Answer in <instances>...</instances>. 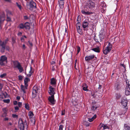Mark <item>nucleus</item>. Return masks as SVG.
I'll return each mask as SVG.
<instances>
[{
  "instance_id": "a878e982",
  "label": "nucleus",
  "mask_w": 130,
  "mask_h": 130,
  "mask_svg": "<svg viewBox=\"0 0 130 130\" xmlns=\"http://www.w3.org/2000/svg\"><path fill=\"white\" fill-rule=\"evenodd\" d=\"M24 25L25 28L27 29H29L30 28V24L29 23L26 22L25 23Z\"/></svg>"
},
{
  "instance_id": "39448f33",
  "label": "nucleus",
  "mask_w": 130,
  "mask_h": 130,
  "mask_svg": "<svg viewBox=\"0 0 130 130\" xmlns=\"http://www.w3.org/2000/svg\"><path fill=\"white\" fill-rule=\"evenodd\" d=\"M38 89V87L37 86H34L33 87L32 92V98H35L36 97Z\"/></svg>"
},
{
  "instance_id": "7ed1b4c3",
  "label": "nucleus",
  "mask_w": 130,
  "mask_h": 130,
  "mask_svg": "<svg viewBox=\"0 0 130 130\" xmlns=\"http://www.w3.org/2000/svg\"><path fill=\"white\" fill-rule=\"evenodd\" d=\"M19 127L20 130H24L25 127L27 126V123L26 120L23 122L22 120L20 119L18 122Z\"/></svg>"
},
{
  "instance_id": "6e6552de",
  "label": "nucleus",
  "mask_w": 130,
  "mask_h": 130,
  "mask_svg": "<svg viewBox=\"0 0 130 130\" xmlns=\"http://www.w3.org/2000/svg\"><path fill=\"white\" fill-rule=\"evenodd\" d=\"M121 103L123 105V107L124 108H126L125 110H126L127 101L125 98L122 99Z\"/></svg>"
},
{
  "instance_id": "423d86ee",
  "label": "nucleus",
  "mask_w": 130,
  "mask_h": 130,
  "mask_svg": "<svg viewBox=\"0 0 130 130\" xmlns=\"http://www.w3.org/2000/svg\"><path fill=\"white\" fill-rule=\"evenodd\" d=\"M7 58L5 56H1L0 59V65L4 66L5 64V62H7Z\"/></svg>"
},
{
  "instance_id": "09e8293b",
  "label": "nucleus",
  "mask_w": 130,
  "mask_h": 130,
  "mask_svg": "<svg viewBox=\"0 0 130 130\" xmlns=\"http://www.w3.org/2000/svg\"><path fill=\"white\" fill-rule=\"evenodd\" d=\"M63 126L62 125H60L59 126V129L58 130H63Z\"/></svg>"
},
{
  "instance_id": "052dcab7",
  "label": "nucleus",
  "mask_w": 130,
  "mask_h": 130,
  "mask_svg": "<svg viewBox=\"0 0 130 130\" xmlns=\"http://www.w3.org/2000/svg\"><path fill=\"white\" fill-rule=\"evenodd\" d=\"M18 104L19 106L20 107H21L22 106V103L21 102H19L18 103Z\"/></svg>"
},
{
  "instance_id": "4d7b16f0",
  "label": "nucleus",
  "mask_w": 130,
  "mask_h": 130,
  "mask_svg": "<svg viewBox=\"0 0 130 130\" xmlns=\"http://www.w3.org/2000/svg\"><path fill=\"white\" fill-rule=\"evenodd\" d=\"M7 16V21H10L11 19L8 16Z\"/></svg>"
},
{
  "instance_id": "69168bd1",
  "label": "nucleus",
  "mask_w": 130,
  "mask_h": 130,
  "mask_svg": "<svg viewBox=\"0 0 130 130\" xmlns=\"http://www.w3.org/2000/svg\"><path fill=\"white\" fill-rule=\"evenodd\" d=\"M55 63V62L54 61H52L51 62V64L53 66V65Z\"/></svg>"
},
{
  "instance_id": "f03ea898",
  "label": "nucleus",
  "mask_w": 130,
  "mask_h": 130,
  "mask_svg": "<svg viewBox=\"0 0 130 130\" xmlns=\"http://www.w3.org/2000/svg\"><path fill=\"white\" fill-rule=\"evenodd\" d=\"M13 68H17L19 70L20 73H21L24 71L23 68L22 67L20 63L18 61H15L13 62Z\"/></svg>"
},
{
  "instance_id": "b1692460",
  "label": "nucleus",
  "mask_w": 130,
  "mask_h": 130,
  "mask_svg": "<svg viewBox=\"0 0 130 130\" xmlns=\"http://www.w3.org/2000/svg\"><path fill=\"white\" fill-rule=\"evenodd\" d=\"M111 50V49L105 47V49L103 50V52L104 54L106 55Z\"/></svg>"
},
{
  "instance_id": "5701e85b",
  "label": "nucleus",
  "mask_w": 130,
  "mask_h": 130,
  "mask_svg": "<svg viewBox=\"0 0 130 130\" xmlns=\"http://www.w3.org/2000/svg\"><path fill=\"white\" fill-rule=\"evenodd\" d=\"M105 44H106L107 45L105 47L107 48H108L109 49L111 50L112 45L110 42H106L105 43Z\"/></svg>"
},
{
  "instance_id": "f704fd0d",
  "label": "nucleus",
  "mask_w": 130,
  "mask_h": 130,
  "mask_svg": "<svg viewBox=\"0 0 130 130\" xmlns=\"http://www.w3.org/2000/svg\"><path fill=\"white\" fill-rule=\"evenodd\" d=\"M0 46L2 47L1 49V52L2 53L4 52L5 49V46L2 45L1 44H0Z\"/></svg>"
},
{
  "instance_id": "dca6fc26",
  "label": "nucleus",
  "mask_w": 130,
  "mask_h": 130,
  "mask_svg": "<svg viewBox=\"0 0 130 130\" xmlns=\"http://www.w3.org/2000/svg\"><path fill=\"white\" fill-rule=\"evenodd\" d=\"M2 110L4 112L2 114V117H5L7 116V111L8 110L6 108H3L2 109Z\"/></svg>"
},
{
  "instance_id": "5fc2aeb1",
  "label": "nucleus",
  "mask_w": 130,
  "mask_h": 130,
  "mask_svg": "<svg viewBox=\"0 0 130 130\" xmlns=\"http://www.w3.org/2000/svg\"><path fill=\"white\" fill-rule=\"evenodd\" d=\"M25 74L26 75V76L28 78V77H30L31 76V75H32L31 74H31L29 73V74H26V72H25Z\"/></svg>"
},
{
  "instance_id": "4be33fe9",
  "label": "nucleus",
  "mask_w": 130,
  "mask_h": 130,
  "mask_svg": "<svg viewBox=\"0 0 130 130\" xmlns=\"http://www.w3.org/2000/svg\"><path fill=\"white\" fill-rule=\"evenodd\" d=\"M81 12L82 14L85 15H89L92 14L93 13L92 12H89V11H86L84 10H82Z\"/></svg>"
},
{
  "instance_id": "c9c22d12",
  "label": "nucleus",
  "mask_w": 130,
  "mask_h": 130,
  "mask_svg": "<svg viewBox=\"0 0 130 130\" xmlns=\"http://www.w3.org/2000/svg\"><path fill=\"white\" fill-rule=\"evenodd\" d=\"M21 90H22L23 92L24 93H25V89H27V87H25L23 85H21Z\"/></svg>"
},
{
  "instance_id": "72a5a7b5",
  "label": "nucleus",
  "mask_w": 130,
  "mask_h": 130,
  "mask_svg": "<svg viewBox=\"0 0 130 130\" xmlns=\"http://www.w3.org/2000/svg\"><path fill=\"white\" fill-rule=\"evenodd\" d=\"M115 89L117 90H118L120 88V83H116L115 84Z\"/></svg>"
},
{
  "instance_id": "6ab92c4d",
  "label": "nucleus",
  "mask_w": 130,
  "mask_h": 130,
  "mask_svg": "<svg viewBox=\"0 0 130 130\" xmlns=\"http://www.w3.org/2000/svg\"><path fill=\"white\" fill-rule=\"evenodd\" d=\"M30 79L27 77H26L24 79V83L25 86L27 87L28 86V82L30 81Z\"/></svg>"
},
{
  "instance_id": "37998d69",
  "label": "nucleus",
  "mask_w": 130,
  "mask_h": 130,
  "mask_svg": "<svg viewBox=\"0 0 130 130\" xmlns=\"http://www.w3.org/2000/svg\"><path fill=\"white\" fill-rule=\"evenodd\" d=\"M26 38V37L25 36H23L21 38V40L22 42H24L25 40V38Z\"/></svg>"
},
{
  "instance_id": "7c9ffc66",
  "label": "nucleus",
  "mask_w": 130,
  "mask_h": 130,
  "mask_svg": "<svg viewBox=\"0 0 130 130\" xmlns=\"http://www.w3.org/2000/svg\"><path fill=\"white\" fill-rule=\"evenodd\" d=\"M91 50L96 52L98 53L100 52V49L99 47L96 48H93Z\"/></svg>"
},
{
  "instance_id": "774afa93",
  "label": "nucleus",
  "mask_w": 130,
  "mask_h": 130,
  "mask_svg": "<svg viewBox=\"0 0 130 130\" xmlns=\"http://www.w3.org/2000/svg\"><path fill=\"white\" fill-rule=\"evenodd\" d=\"M18 103L16 101H14L13 102V104L14 105H16Z\"/></svg>"
},
{
  "instance_id": "f8f14e48",
  "label": "nucleus",
  "mask_w": 130,
  "mask_h": 130,
  "mask_svg": "<svg viewBox=\"0 0 130 130\" xmlns=\"http://www.w3.org/2000/svg\"><path fill=\"white\" fill-rule=\"evenodd\" d=\"M94 57L95 55H94L87 56L85 57V59L86 61H89L93 58Z\"/></svg>"
},
{
  "instance_id": "680f3d73",
  "label": "nucleus",
  "mask_w": 130,
  "mask_h": 130,
  "mask_svg": "<svg viewBox=\"0 0 130 130\" xmlns=\"http://www.w3.org/2000/svg\"><path fill=\"white\" fill-rule=\"evenodd\" d=\"M80 50V47L78 46L77 48V53H78L79 52Z\"/></svg>"
},
{
  "instance_id": "58836bf2",
  "label": "nucleus",
  "mask_w": 130,
  "mask_h": 130,
  "mask_svg": "<svg viewBox=\"0 0 130 130\" xmlns=\"http://www.w3.org/2000/svg\"><path fill=\"white\" fill-rule=\"evenodd\" d=\"M28 115L29 116V117L31 118H32L34 115L32 112L30 111L28 113Z\"/></svg>"
},
{
  "instance_id": "49530a36",
  "label": "nucleus",
  "mask_w": 130,
  "mask_h": 130,
  "mask_svg": "<svg viewBox=\"0 0 130 130\" xmlns=\"http://www.w3.org/2000/svg\"><path fill=\"white\" fill-rule=\"evenodd\" d=\"M3 101L5 103H8L10 102V100L9 99H7L6 100H3Z\"/></svg>"
},
{
  "instance_id": "c85d7f7f",
  "label": "nucleus",
  "mask_w": 130,
  "mask_h": 130,
  "mask_svg": "<svg viewBox=\"0 0 130 130\" xmlns=\"http://www.w3.org/2000/svg\"><path fill=\"white\" fill-rule=\"evenodd\" d=\"M96 117V115H95L91 118L88 119V121L90 122H91L92 121L95 119Z\"/></svg>"
},
{
  "instance_id": "20e7f679",
  "label": "nucleus",
  "mask_w": 130,
  "mask_h": 130,
  "mask_svg": "<svg viewBox=\"0 0 130 130\" xmlns=\"http://www.w3.org/2000/svg\"><path fill=\"white\" fill-rule=\"evenodd\" d=\"M126 85L125 89V93L127 95H130V84L128 80H126Z\"/></svg>"
},
{
  "instance_id": "a18cd8bd",
  "label": "nucleus",
  "mask_w": 130,
  "mask_h": 130,
  "mask_svg": "<svg viewBox=\"0 0 130 130\" xmlns=\"http://www.w3.org/2000/svg\"><path fill=\"white\" fill-rule=\"evenodd\" d=\"M84 124L86 126H89L90 124L89 123L86 121H85L84 122Z\"/></svg>"
},
{
  "instance_id": "8fccbe9b",
  "label": "nucleus",
  "mask_w": 130,
  "mask_h": 130,
  "mask_svg": "<svg viewBox=\"0 0 130 130\" xmlns=\"http://www.w3.org/2000/svg\"><path fill=\"white\" fill-rule=\"evenodd\" d=\"M97 107H95L94 106H92L91 108V109L93 110H95L97 108Z\"/></svg>"
},
{
  "instance_id": "aec40b11",
  "label": "nucleus",
  "mask_w": 130,
  "mask_h": 130,
  "mask_svg": "<svg viewBox=\"0 0 130 130\" xmlns=\"http://www.w3.org/2000/svg\"><path fill=\"white\" fill-rule=\"evenodd\" d=\"M88 70L90 71L89 73H90V75H92L93 73V72L94 70L93 69V66L92 65H91L88 68Z\"/></svg>"
},
{
  "instance_id": "13d9d810",
  "label": "nucleus",
  "mask_w": 130,
  "mask_h": 130,
  "mask_svg": "<svg viewBox=\"0 0 130 130\" xmlns=\"http://www.w3.org/2000/svg\"><path fill=\"white\" fill-rule=\"evenodd\" d=\"M18 78L19 80H21L22 79L23 77L22 76L20 75L18 76Z\"/></svg>"
},
{
  "instance_id": "f257e3e1",
  "label": "nucleus",
  "mask_w": 130,
  "mask_h": 130,
  "mask_svg": "<svg viewBox=\"0 0 130 130\" xmlns=\"http://www.w3.org/2000/svg\"><path fill=\"white\" fill-rule=\"evenodd\" d=\"M86 6L89 11H92L95 9V3L91 0H89L88 1Z\"/></svg>"
},
{
  "instance_id": "1a4fd4ad",
  "label": "nucleus",
  "mask_w": 130,
  "mask_h": 130,
  "mask_svg": "<svg viewBox=\"0 0 130 130\" xmlns=\"http://www.w3.org/2000/svg\"><path fill=\"white\" fill-rule=\"evenodd\" d=\"M49 90L48 91V93L50 95H54L55 93V88L52 87L51 86H50L49 87Z\"/></svg>"
},
{
  "instance_id": "393cba45",
  "label": "nucleus",
  "mask_w": 130,
  "mask_h": 130,
  "mask_svg": "<svg viewBox=\"0 0 130 130\" xmlns=\"http://www.w3.org/2000/svg\"><path fill=\"white\" fill-rule=\"evenodd\" d=\"M101 7H101L102 12H104L106 9V4H103V5L101 4Z\"/></svg>"
},
{
  "instance_id": "9b49d317",
  "label": "nucleus",
  "mask_w": 130,
  "mask_h": 130,
  "mask_svg": "<svg viewBox=\"0 0 130 130\" xmlns=\"http://www.w3.org/2000/svg\"><path fill=\"white\" fill-rule=\"evenodd\" d=\"M48 100L52 105H54L56 101L54 99V95H51V96H49Z\"/></svg>"
},
{
  "instance_id": "4c0bfd02",
  "label": "nucleus",
  "mask_w": 130,
  "mask_h": 130,
  "mask_svg": "<svg viewBox=\"0 0 130 130\" xmlns=\"http://www.w3.org/2000/svg\"><path fill=\"white\" fill-rule=\"evenodd\" d=\"M25 107L27 110H29V105L28 103H25Z\"/></svg>"
},
{
  "instance_id": "3c124183",
  "label": "nucleus",
  "mask_w": 130,
  "mask_h": 130,
  "mask_svg": "<svg viewBox=\"0 0 130 130\" xmlns=\"http://www.w3.org/2000/svg\"><path fill=\"white\" fill-rule=\"evenodd\" d=\"M12 116L14 118H18V116L15 114H12Z\"/></svg>"
},
{
  "instance_id": "bb28decb",
  "label": "nucleus",
  "mask_w": 130,
  "mask_h": 130,
  "mask_svg": "<svg viewBox=\"0 0 130 130\" xmlns=\"http://www.w3.org/2000/svg\"><path fill=\"white\" fill-rule=\"evenodd\" d=\"M83 89L85 91H88V86L86 84H83Z\"/></svg>"
},
{
  "instance_id": "603ef678",
  "label": "nucleus",
  "mask_w": 130,
  "mask_h": 130,
  "mask_svg": "<svg viewBox=\"0 0 130 130\" xmlns=\"http://www.w3.org/2000/svg\"><path fill=\"white\" fill-rule=\"evenodd\" d=\"M17 6H18V7L19 8L20 10H21V6L19 4L17 3H16Z\"/></svg>"
},
{
  "instance_id": "0eeeda50",
  "label": "nucleus",
  "mask_w": 130,
  "mask_h": 130,
  "mask_svg": "<svg viewBox=\"0 0 130 130\" xmlns=\"http://www.w3.org/2000/svg\"><path fill=\"white\" fill-rule=\"evenodd\" d=\"M89 21L85 20L83 21L82 24V27L84 31H87L88 30Z\"/></svg>"
},
{
  "instance_id": "e433bc0d",
  "label": "nucleus",
  "mask_w": 130,
  "mask_h": 130,
  "mask_svg": "<svg viewBox=\"0 0 130 130\" xmlns=\"http://www.w3.org/2000/svg\"><path fill=\"white\" fill-rule=\"evenodd\" d=\"M19 27L20 29H23L25 28L24 25L23 23H21L19 25Z\"/></svg>"
},
{
  "instance_id": "0e129e2a",
  "label": "nucleus",
  "mask_w": 130,
  "mask_h": 130,
  "mask_svg": "<svg viewBox=\"0 0 130 130\" xmlns=\"http://www.w3.org/2000/svg\"><path fill=\"white\" fill-rule=\"evenodd\" d=\"M3 95H2L1 94L0 95V99L1 100L2 99H4V97L3 96Z\"/></svg>"
},
{
  "instance_id": "bf43d9fd",
  "label": "nucleus",
  "mask_w": 130,
  "mask_h": 130,
  "mask_svg": "<svg viewBox=\"0 0 130 130\" xmlns=\"http://www.w3.org/2000/svg\"><path fill=\"white\" fill-rule=\"evenodd\" d=\"M3 88L2 85L0 83V92H1L2 91V89Z\"/></svg>"
},
{
  "instance_id": "2eb2a0df",
  "label": "nucleus",
  "mask_w": 130,
  "mask_h": 130,
  "mask_svg": "<svg viewBox=\"0 0 130 130\" xmlns=\"http://www.w3.org/2000/svg\"><path fill=\"white\" fill-rule=\"evenodd\" d=\"M101 38V37L99 36V35L97 37L95 36L94 38V39L96 42H101L103 40Z\"/></svg>"
},
{
  "instance_id": "79ce46f5",
  "label": "nucleus",
  "mask_w": 130,
  "mask_h": 130,
  "mask_svg": "<svg viewBox=\"0 0 130 130\" xmlns=\"http://www.w3.org/2000/svg\"><path fill=\"white\" fill-rule=\"evenodd\" d=\"M6 11L7 13V16L11 14V12L9 10H6Z\"/></svg>"
},
{
  "instance_id": "de8ad7c7",
  "label": "nucleus",
  "mask_w": 130,
  "mask_h": 130,
  "mask_svg": "<svg viewBox=\"0 0 130 130\" xmlns=\"http://www.w3.org/2000/svg\"><path fill=\"white\" fill-rule=\"evenodd\" d=\"M6 73H4L2 74H1L0 76V77L1 78H3L5 76H6Z\"/></svg>"
},
{
  "instance_id": "4468645a",
  "label": "nucleus",
  "mask_w": 130,
  "mask_h": 130,
  "mask_svg": "<svg viewBox=\"0 0 130 130\" xmlns=\"http://www.w3.org/2000/svg\"><path fill=\"white\" fill-rule=\"evenodd\" d=\"M106 35V33L105 31H102L100 33V35H99V36L101 37V38L103 40L104 38L105 37Z\"/></svg>"
},
{
  "instance_id": "cd10ccee",
  "label": "nucleus",
  "mask_w": 130,
  "mask_h": 130,
  "mask_svg": "<svg viewBox=\"0 0 130 130\" xmlns=\"http://www.w3.org/2000/svg\"><path fill=\"white\" fill-rule=\"evenodd\" d=\"M124 129L125 130H130V127L127 124H125L124 125Z\"/></svg>"
},
{
  "instance_id": "2f4dec72",
  "label": "nucleus",
  "mask_w": 130,
  "mask_h": 130,
  "mask_svg": "<svg viewBox=\"0 0 130 130\" xmlns=\"http://www.w3.org/2000/svg\"><path fill=\"white\" fill-rule=\"evenodd\" d=\"M5 16V14L4 12H3L2 14L0 15V19L4 21Z\"/></svg>"
},
{
  "instance_id": "ddd939ff",
  "label": "nucleus",
  "mask_w": 130,
  "mask_h": 130,
  "mask_svg": "<svg viewBox=\"0 0 130 130\" xmlns=\"http://www.w3.org/2000/svg\"><path fill=\"white\" fill-rule=\"evenodd\" d=\"M29 5L30 8H36V4L33 1H31L30 2Z\"/></svg>"
},
{
  "instance_id": "a19ab883",
  "label": "nucleus",
  "mask_w": 130,
  "mask_h": 130,
  "mask_svg": "<svg viewBox=\"0 0 130 130\" xmlns=\"http://www.w3.org/2000/svg\"><path fill=\"white\" fill-rule=\"evenodd\" d=\"M34 69L32 67H30V70L29 72V73L31 74H32L34 73Z\"/></svg>"
},
{
  "instance_id": "473e14b6",
  "label": "nucleus",
  "mask_w": 130,
  "mask_h": 130,
  "mask_svg": "<svg viewBox=\"0 0 130 130\" xmlns=\"http://www.w3.org/2000/svg\"><path fill=\"white\" fill-rule=\"evenodd\" d=\"M12 39V44L13 46V44L16 43V38L14 37H12L11 38Z\"/></svg>"
},
{
  "instance_id": "9d476101",
  "label": "nucleus",
  "mask_w": 130,
  "mask_h": 130,
  "mask_svg": "<svg viewBox=\"0 0 130 130\" xmlns=\"http://www.w3.org/2000/svg\"><path fill=\"white\" fill-rule=\"evenodd\" d=\"M108 128V127L106 125L102 123H101L98 127V129L99 130H103Z\"/></svg>"
},
{
  "instance_id": "f3484780",
  "label": "nucleus",
  "mask_w": 130,
  "mask_h": 130,
  "mask_svg": "<svg viewBox=\"0 0 130 130\" xmlns=\"http://www.w3.org/2000/svg\"><path fill=\"white\" fill-rule=\"evenodd\" d=\"M58 2L60 8L62 9H63L64 6V1H58Z\"/></svg>"
},
{
  "instance_id": "ea45409f",
  "label": "nucleus",
  "mask_w": 130,
  "mask_h": 130,
  "mask_svg": "<svg viewBox=\"0 0 130 130\" xmlns=\"http://www.w3.org/2000/svg\"><path fill=\"white\" fill-rule=\"evenodd\" d=\"M76 28H80L81 26V24L78 22L76 24Z\"/></svg>"
},
{
  "instance_id": "c03bdc74",
  "label": "nucleus",
  "mask_w": 130,
  "mask_h": 130,
  "mask_svg": "<svg viewBox=\"0 0 130 130\" xmlns=\"http://www.w3.org/2000/svg\"><path fill=\"white\" fill-rule=\"evenodd\" d=\"M2 94L4 98H6L7 97V94L6 92H5L4 93H3Z\"/></svg>"
},
{
  "instance_id": "a211bd4d",
  "label": "nucleus",
  "mask_w": 130,
  "mask_h": 130,
  "mask_svg": "<svg viewBox=\"0 0 130 130\" xmlns=\"http://www.w3.org/2000/svg\"><path fill=\"white\" fill-rule=\"evenodd\" d=\"M57 80L54 78H53L51 79V84L54 86L56 85V84Z\"/></svg>"
},
{
  "instance_id": "e2e57ef3",
  "label": "nucleus",
  "mask_w": 130,
  "mask_h": 130,
  "mask_svg": "<svg viewBox=\"0 0 130 130\" xmlns=\"http://www.w3.org/2000/svg\"><path fill=\"white\" fill-rule=\"evenodd\" d=\"M24 20H27L28 19V17L26 16H24Z\"/></svg>"
},
{
  "instance_id": "c756f323",
  "label": "nucleus",
  "mask_w": 130,
  "mask_h": 130,
  "mask_svg": "<svg viewBox=\"0 0 130 130\" xmlns=\"http://www.w3.org/2000/svg\"><path fill=\"white\" fill-rule=\"evenodd\" d=\"M76 29L77 32L79 33L80 35H82L83 32L81 27L77 28Z\"/></svg>"
},
{
  "instance_id": "412c9836",
  "label": "nucleus",
  "mask_w": 130,
  "mask_h": 130,
  "mask_svg": "<svg viewBox=\"0 0 130 130\" xmlns=\"http://www.w3.org/2000/svg\"><path fill=\"white\" fill-rule=\"evenodd\" d=\"M8 40H9L7 38L3 42H2V41L0 40V44H1L2 45L5 46Z\"/></svg>"
},
{
  "instance_id": "6e6d98bb",
  "label": "nucleus",
  "mask_w": 130,
  "mask_h": 130,
  "mask_svg": "<svg viewBox=\"0 0 130 130\" xmlns=\"http://www.w3.org/2000/svg\"><path fill=\"white\" fill-rule=\"evenodd\" d=\"M4 21L0 19V28L1 29L2 28V27L1 26V24Z\"/></svg>"
},
{
  "instance_id": "338daca9",
  "label": "nucleus",
  "mask_w": 130,
  "mask_h": 130,
  "mask_svg": "<svg viewBox=\"0 0 130 130\" xmlns=\"http://www.w3.org/2000/svg\"><path fill=\"white\" fill-rule=\"evenodd\" d=\"M15 109L16 110H18L19 109V108L17 106H15L14 107Z\"/></svg>"
},
{
  "instance_id": "864d4df0",
  "label": "nucleus",
  "mask_w": 130,
  "mask_h": 130,
  "mask_svg": "<svg viewBox=\"0 0 130 130\" xmlns=\"http://www.w3.org/2000/svg\"><path fill=\"white\" fill-rule=\"evenodd\" d=\"M56 67V66H53L52 67V71H55V67Z\"/></svg>"
}]
</instances>
